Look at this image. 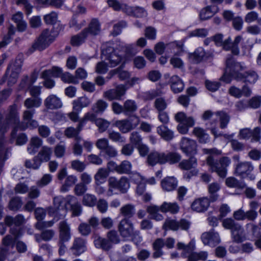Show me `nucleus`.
<instances>
[{
    "label": "nucleus",
    "mask_w": 261,
    "mask_h": 261,
    "mask_svg": "<svg viewBox=\"0 0 261 261\" xmlns=\"http://www.w3.org/2000/svg\"><path fill=\"white\" fill-rule=\"evenodd\" d=\"M246 69L244 63L237 62L232 58H228L226 61L225 72L221 80L226 83H230L232 78L237 81H241Z\"/></svg>",
    "instance_id": "1"
},
{
    "label": "nucleus",
    "mask_w": 261,
    "mask_h": 261,
    "mask_svg": "<svg viewBox=\"0 0 261 261\" xmlns=\"http://www.w3.org/2000/svg\"><path fill=\"white\" fill-rule=\"evenodd\" d=\"M23 55H18L14 60L11 61L9 63L5 75L0 80V84H4L6 80L8 85L11 86L15 84L21 72L23 65Z\"/></svg>",
    "instance_id": "2"
},
{
    "label": "nucleus",
    "mask_w": 261,
    "mask_h": 261,
    "mask_svg": "<svg viewBox=\"0 0 261 261\" xmlns=\"http://www.w3.org/2000/svg\"><path fill=\"white\" fill-rule=\"evenodd\" d=\"M202 118L204 120H210V124L206 123L207 128L211 129V132L215 136H217V131L216 126L217 121L216 119H219L221 128H225L229 122L230 117L229 115L223 111H218L213 113L211 111H206L203 114Z\"/></svg>",
    "instance_id": "3"
},
{
    "label": "nucleus",
    "mask_w": 261,
    "mask_h": 261,
    "mask_svg": "<svg viewBox=\"0 0 261 261\" xmlns=\"http://www.w3.org/2000/svg\"><path fill=\"white\" fill-rule=\"evenodd\" d=\"M177 246L178 249L182 250L181 255L183 257L187 258V261H204L207 258L208 253L206 251L194 252L196 249L194 239H192L187 245L179 242Z\"/></svg>",
    "instance_id": "4"
},
{
    "label": "nucleus",
    "mask_w": 261,
    "mask_h": 261,
    "mask_svg": "<svg viewBox=\"0 0 261 261\" xmlns=\"http://www.w3.org/2000/svg\"><path fill=\"white\" fill-rule=\"evenodd\" d=\"M223 226L231 230V237L233 242L240 243L246 239L243 227L232 218H226L222 221Z\"/></svg>",
    "instance_id": "5"
},
{
    "label": "nucleus",
    "mask_w": 261,
    "mask_h": 261,
    "mask_svg": "<svg viewBox=\"0 0 261 261\" xmlns=\"http://www.w3.org/2000/svg\"><path fill=\"white\" fill-rule=\"evenodd\" d=\"M206 163L212 172H216L219 177L224 178L227 175V168L231 164V159L227 156H223L217 162L210 155L206 159Z\"/></svg>",
    "instance_id": "6"
},
{
    "label": "nucleus",
    "mask_w": 261,
    "mask_h": 261,
    "mask_svg": "<svg viewBox=\"0 0 261 261\" xmlns=\"http://www.w3.org/2000/svg\"><path fill=\"white\" fill-rule=\"evenodd\" d=\"M102 55L105 56V61L110 67H114L120 63H122V67L127 62V59L123 57L122 54L118 52L117 49H113L110 47L105 49L103 46L102 48Z\"/></svg>",
    "instance_id": "7"
},
{
    "label": "nucleus",
    "mask_w": 261,
    "mask_h": 261,
    "mask_svg": "<svg viewBox=\"0 0 261 261\" xmlns=\"http://www.w3.org/2000/svg\"><path fill=\"white\" fill-rule=\"evenodd\" d=\"M108 186L107 196H111L115 193L114 192L115 189L119 190L121 193H125L130 188V183L125 176H122L119 179L115 177H111L108 180Z\"/></svg>",
    "instance_id": "8"
},
{
    "label": "nucleus",
    "mask_w": 261,
    "mask_h": 261,
    "mask_svg": "<svg viewBox=\"0 0 261 261\" xmlns=\"http://www.w3.org/2000/svg\"><path fill=\"white\" fill-rule=\"evenodd\" d=\"M175 119L179 122L177 129L181 134L188 133L189 128L195 124V120L192 117H187L184 113L181 112L177 113L175 115Z\"/></svg>",
    "instance_id": "9"
},
{
    "label": "nucleus",
    "mask_w": 261,
    "mask_h": 261,
    "mask_svg": "<svg viewBox=\"0 0 261 261\" xmlns=\"http://www.w3.org/2000/svg\"><path fill=\"white\" fill-rule=\"evenodd\" d=\"M55 36L48 29L43 31L38 38L32 45V48L35 50H42L47 47L55 39Z\"/></svg>",
    "instance_id": "10"
},
{
    "label": "nucleus",
    "mask_w": 261,
    "mask_h": 261,
    "mask_svg": "<svg viewBox=\"0 0 261 261\" xmlns=\"http://www.w3.org/2000/svg\"><path fill=\"white\" fill-rule=\"evenodd\" d=\"M179 167L185 170L192 169L190 172H187L184 174V178L189 180L191 177L198 174L199 170L196 167L197 166V159L194 157H191L188 160H184L179 164Z\"/></svg>",
    "instance_id": "11"
},
{
    "label": "nucleus",
    "mask_w": 261,
    "mask_h": 261,
    "mask_svg": "<svg viewBox=\"0 0 261 261\" xmlns=\"http://www.w3.org/2000/svg\"><path fill=\"white\" fill-rule=\"evenodd\" d=\"M254 167L252 164L249 162H243L237 163L235 165L236 174L242 178L248 177L250 180H253L255 176L250 174L253 170Z\"/></svg>",
    "instance_id": "12"
},
{
    "label": "nucleus",
    "mask_w": 261,
    "mask_h": 261,
    "mask_svg": "<svg viewBox=\"0 0 261 261\" xmlns=\"http://www.w3.org/2000/svg\"><path fill=\"white\" fill-rule=\"evenodd\" d=\"M140 123L138 117H133L130 119L116 121L115 125L123 133H127L136 128Z\"/></svg>",
    "instance_id": "13"
},
{
    "label": "nucleus",
    "mask_w": 261,
    "mask_h": 261,
    "mask_svg": "<svg viewBox=\"0 0 261 261\" xmlns=\"http://www.w3.org/2000/svg\"><path fill=\"white\" fill-rule=\"evenodd\" d=\"M126 85H119L115 89H109L103 92V96L109 100H121L127 90Z\"/></svg>",
    "instance_id": "14"
},
{
    "label": "nucleus",
    "mask_w": 261,
    "mask_h": 261,
    "mask_svg": "<svg viewBox=\"0 0 261 261\" xmlns=\"http://www.w3.org/2000/svg\"><path fill=\"white\" fill-rule=\"evenodd\" d=\"M180 148L187 155H193L197 153V143L192 139L184 137L180 142Z\"/></svg>",
    "instance_id": "15"
},
{
    "label": "nucleus",
    "mask_w": 261,
    "mask_h": 261,
    "mask_svg": "<svg viewBox=\"0 0 261 261\" xmlns=\"http://www.w3.org/2000/svg\"><path fill=\"white\" fill-rule=\"evenodd\" d=\"M213 56L210 51H205L202 47L197 48L193 53L189 54V57L193 62L198 63L204 60L208 59Z\"/></svg>",
    "instance_id": "16"
},
{
    "label": "nucleus",
    "mask_w": 261,
    "mask_h": 261,
    "mask_svg": "<svg viewBox=\"0 0 261 261\" xmlns=\"http://www.w3.org/2000/svg\"><path fill=\"white\" fill-rule=\"evenodd\" d=\"M171 45L172 47L176 48L178 51L176 52L175 55L171 58L170 60V64L174 68L182 69L184 67V63L182 60L179 57H177L176 55H180L182 51L183 44L181 42H176L172 43Z\"/></svg>",
    "instance_id": "17"
},
{
    "label": "nucleus",
    "mask_w": 261,
    "mask_h": 261,
    "mask_svg": "<svg viewBox=\"0 0 261 261\" xmlns=\"http://www.w3.org/2000/svg\"><path fill=\"white\" fill-rule=\"evenodd\" d=\"M210 200L207 197L198 198L194 200L191 205L193 211L198 213H203L208 208Z\"/></svg>",
    "instance_id": "18"
},
{
    "label": "nucleus",
    "mask_w": 261,
    "mask_h": 261,
    "mask_svg": "<svg viewBox=\"0 0 261 261\" xmlns=\"http://www.w3.org/2000/svg\"><path fill=\"white\" fill-rule=\"evenodd\" d=\"M119 230L121 236L124 239L131 237L134 232L133 225L127 218L122 219L119 225Z\"/></svg>",
    "instance_id": "19"
},
{
    "label": "nucleus",
    "mask_w": 261,
    "mask_h": 261,
    "mask_svg": "<svg viewBox=\"0 0 261 261\" xmlns=\"http://www.w3.org/2000/svg\"><path fill=\"white\" fill-rule=\"evenodd\" d=\"M86 240L78 237L74 239L70 250L73 254L79 256L85 252L87 250Z\"/></svg>",
    "instance_id": "20"
},
{
    "label": "nucleus",
    "mask_w": 261,
    "mask_h": 261,
    "mask_svg": "<svg viewBox=\"0 0 261 261\" xmlns=\"http://www.w3.org/2000/svg\"><path fill=\"white\" fill-rule=\"evenodd\" d=\"M201 240L204 245H215L220 242L219 234L212 230L208 232H204L201 236Z\"/></svg>",
    "instance_id": "21"
},
{
    "label": "nucleus",
    "mask_w": 261,
    "mask_h": 261,
    "mask_svg": "<svg viewBox=\"0 0 261 261\" xmlns=\"http://www.w3.org/2000/svg\"><path fill=\"white\" fill-rule=\"evenodd\" d=\"M44 104L45 107L49 110L58 109L63 106L61 98L55 94L48 96L44 100Z\"/></svg>",
    "instance_id": "22"
},
{
    "label": "nucleus",
    "mask_w": 261,
    "mask_h": 261,
    "mask_svg": "<svg viewBox=\"0 0 261 261\" xmlns=\"http://www.w3.org/2000/svg\"><path fill=\"white\" fill-rule=\"evenodd\" d=\"M67 203L71 205L72 216L77 217L80 216L82 213V207L81 204L77 201V199L73 196L68 195L65 198Z\"/></svg>",
    "instance_id": "23"
},
{
    "label": "nucleus",
    "mask_w": 261,
    "mask_h": 261,
    "mask_svg": "<svg viewBox=\"0 0 261 261\" xmlns=\"http://www.w3.org/2000/svg\"><path fill=\"white\" fill-rule=\"evenodd\" d=\"M11 234L7 235L2 241V244L5 247L11 246L13 248L15 240L20 236V230L17 228L12 227L10 229Z\"/></svg>",
    "instance_id": "24"
},
{
    "label": "nucleus",
    "mask_w": 261,
    "mask_h": 261,
    "mask_svg": "<svg viewBox=\"0 0 261 261\" xmlns=\"http://www.w3.org/2000/svg\"><path fill=\"white\" fill-rule=\"evenodd\" d=\"M64 199V198L61 196L54 198V205L55 207H49L48 208V213L49 215L53 216L54 215H57L58 211L62 210L63 212V214H62V217H64L65 216L66 210L62 205Z\"/></svg>",
    "instance_id": "25"
},
{
    "label": "nucleus",
    "mask_w": 261,
    "mask_h": 261,
    "mask_svg": "<svg viewBox=\"0 0 261 261\" xmlns=\"http://www.w3.org/2000/svg\"><path fill=\"white\" fill-rule=\"evenodd\" d=\"M223 36L222 34H218L212 38L217 46H222L223 48L226 50H230L231 47V38L229 37L224 40H223Z\"/></svg>",
    "instance_id": "26"
},
{
    "label": "nucleus",
    "mask_w": 261,
    "mask_h": 261,
    "mask_svg": "<svg viewBox=\"0 0 261 261\" xmlns=\"http://www.w3.org/2000/svg\"><path fill=\"white\" fill-rule=\"evenodd\" d=\"M177 186V180L173 176H168L161 181V186L163 190L170 192L174 190Z\"/></svg>",
    "instance_id": "27"
},
{
    "label": "nucleus",
    "mask_w": 261,
    "mask_h": 261,
    "mask_svg": "<svg viewBox=\"0 0 261 261\" xmlns=\"http://www.w3.org/2000/svg\"><path fill=\"white\" fill-rule=\"evenodd\" d=\"M171 88L175 93L181 92L184 88V84L182 81L177 75H173L170 80Z\"/></svg>",
    "instance_id": "28"
},
{
    "label": "nucleus",
    "mask_w": 261,
    "mask_h": 261,
    "mask_svg": "<svg viewBox=\"0 0 261 261\" xmlns=\"http://www.w3.org/2000/svg\"><path fill=\"white\" fill-rule=\"evenodd\" d=\"M83 127V126L81 127L79 123L76 128L71 126L66 128L64 131V134L68 138H74L75 141L82 140V138L79 135Z\"/></svg>",
    "instance_id": "29"
},
{
    "label": "nucleus",
    "mask_w": 261,
    "mask_h": 261,
    "mask_svg": "<svg viewBox=\"0 0 261 261\" xmlns=\"http://www.w3.org/2000/svg\"><path fill=\"white\" fill-rule=\"evenodd\" d=\"M109 175V172L107 169L103 168L98 169L94 176L95 185H101L104 184Z\"/></svg>",
    "instance_id": "30"
},
{
    "label": "nucleus",
    "mask_w": 261,
    "mask_h": 261,
    "mask_svg": "<svg viewBox=\"0 0 261 261\" xmlns=\"http://www.w3.org/2000/svg\"><path fill=\"white\" fill-rule=\"evenodd\" d=\"M193 134L197 137L199 142L201 143H206L210 141L209 135L206 131L200 127H195L193 130Z\"/></svg>",
    "instance_id": "31"
},
{
    "label": "nucleus",
    "mask_w": 261,
    "mask_h": 261,
    "mask_svg": "<svg viewBox=\"0 0 261 261\" xmlns=\"http://www.w3.org/2000/svg\"><path fill=\"white\" fill-rule=\"evenodd\" d=\"M53 150L51 147L47 146H43L42 147L36 158L38 161H40L41 164L42 162L48 161L50 159Z\"/></svg>",
    "instance_id": "32"
},
{
    "label": "nucleus",
    "mask_w": 261,
    "mask_h": 261,
    "mask_svg": "<svg viewBox=\"0 0 261 261\" xmlns=\"http://www.w3.org/2000/svg\"><path fill=\"white\" fill-rule=\"evenodd\" d=\"M42 140L37 136L32 137L28 147V151L31 154H35L42 145Z\"/></svg>",
    "instance_id": "33"
},
{
    "label": "nucleus",
    "mask_w": 261,
    "mask_h": 261,
    "mask_svg": "<svg viewBox=\"0 0 261 261\" xmlns=\"http://www.w3.org/2000/svg\"><path fill=\"white\" fill-rule=\"evenodd\" d=\"M163 152L153 151L150 153L147 156V163L151 166H154L156 164H163Z\"/></svg>",
    "instance_id": "34"
},
{
    "label": "nucleus",
    "mask_w": 261,
    "mask_h": 261,
    "mask_svg": "<svg viewBox=\"0 0 261 261\" xmlns=\"http://www.w3.org/2000/svg\"><path fill=\"white\" fill-rule=\"evenodd\" d=\"M94 244L97 248H100L106 251L109 250L112 247L110 241L97 235L94 237Z\"/></svg>",
    "instance_id": "35"
},
{
    "label": "nucleus",
    "mask_w": 261,
    "mask_h": 261,
    "mask_svg": "<svg viewBox=\"0 0 261 261\" xmlns=\"http://www.w3.org/2000/svg\"><path fill=\"white\" fill-rule=\"evenodd\" d=\"M157 133L166 141H170L174 137V132L165 125H161L156 128Z\"/></svg>",
    "instance_id": "36"
},
{
    "label": "nucleus",
    "mask_w": 261,
    "mask_h": 261,
    "mask_svg": "<svg viewBox=\"0 0 261 261\" xmlns=\"http://www.w3.org/2000/svg\"><path fill=\"white\" fill-rule=\"evenodd\" d=\"M126 13L137 17H144L147 15V12L144 8L140 7H132L127 6Z\"/></svg>",
    "instance_id": "37"
},
{
    "label": "nucleus",
    "mask_w": 261,
    "mask_h": 261,
    "mask_svg": "<svg viewBox=\"0 0 261 261\" xmlns=\"http://www.w3.org/2000/svg\"><path fill=\"white\" fill-rule=\"evenodd\" d=\"M179 207L176 202H164L160 206V210L163 213L170 212L171 214H176L178 212Z\"/></svg>",
    "instance_id": "38"
},
{
    "label": "nucleus",
    "mask_w": 261,
    "mask_h": 261,
    "mask_svg": "<svg viewBox=\"0 0 261 261\" xmlns=\"http://www.w3.org/2000/svg\"><path fill=\"white\" fill-rule=\"evenodd\" d=\"M42 104L40 97H29L24 101V106L27 109L34 110L33 108H39Z\"/></svg>",
    "instance_id": "39"
},
{
    "label": "nucleus",
    "mask_w": 261,
    "mask_h": 261,
    "mask_svg": "<svg viewBox=\"0 0 261 261\" xmlns=\"http://www.w3.org/2000/svg\"><path fill=\"white\" fill-rule=\"evenodd\" d=\"M147 211L151 219L157 221L163 220L164 217L163 215L159 213V211H161L160 206L151 205L147 207Z\"/></svg>",
    "instance_id": "40"
},
{
    "label": "nucleus",
    "mask_w": 261,
    "mask_h": 261,
    "mask_svg": "<svg viewBox=\"0 0 261 261\" xmlns=\"http://www.w3.org/2000/svg\"><path fill=\"white\" fill-rule=\"evenodd\" d=\"M85 30H87L88 35L89 34L95 36L100 32V24L99 21L95 18H93L90 22L88 28Z\"/></svg>",
    "instance_id": "41"
},
{
    "label": "nucleus",
    "mask_w": 261,
    "mask_h": 261,
    "mask_svg": "<svg viewBox=\"0 0 261 261\" xmlns=\"http://www.w3.org/2000/svg\"><path fill=\"white\" fill-rule=\"evenodd\" d=\"M218 11L216 6H208L201 10L199 16L201 20H206L212 17Z\"/></svg>",
    "instance_id": "42"
},
{
    "label": "nucleus",
    "mask_w": 261,
    "mask_h": 261,
    "mask_svg": "<svg viewBox=\"0 0 261 261\" xmlns=\"http://www.w3.org/2000/svg\"><path fill=\"white\" fill-rule=\"evenodd\" d=\"M163 164L169 163L171 164H175L178 162L181 159V156L176 153L170 152L168 153L163 152Z\"/></svg>",
    "instance_id": "43"
},
{
    "label": "nucleus",
    "mask_w": 261,
    "mask_h": 261,
    "mask_svg": "<svg viewBox=\"0 0 261 261\" xmlns=\"http://www.w3.org/2000/svg\"><path fill=\"white\" fill-rule=\"evenodd\" d=\"M165 246V242L162 239H156L153 244V248L154 252L153 253L154 258H158L163 254L162 248Z\"/></svg>",
    "instance_id": "44"
},
{
    "label": "nucleus",
    "mask_w": 261,
    "mask_h": 261,
    "mask_svg": "<svg viewBox=\"0 0 261 261\" xmlns=\"http://www.w3.org/2000/svg\"><path fill=\"white\" fill-rule=\"evenodd\" d=\"M220 185L217 182L210 184L208 186V191L210 194V200L211 201H215L217 200L218 195L217 193L220 190Z\"/></svg>",
    "instance_id": "45"
},
{
    "label": "nucleus",
    "mask_w": 261,
    "mask_h": 261,
    "mask_svg": "<svg viewBox=\"0 0 261 261\" xmlns=\"http://www.w3.org/2000/svg\"><path fill=\"white\" fill-rule=\"evenodd\" d=\"M258 75L254 70H248L245 71L243 74V79L241 81L244 83L254 84L258 79Z\"/></svg>",
    "instance_id": "46"
},
{
    "label": "nucleus",
    "mask_w": 261,
    "mask_h": 261,
    "mask_svg": "<svg viewBox=\"0 0 261 261\" xmlns=\"http://www.w3.org/2000/svg\"><path fill=\"white\" fill-rule=\"evenodd\" d=\"M77 181V178L74 175H68L66 177L64 184L62 186L60 191L62 192H66L69 188L74 185Z\"/></svg>",
    "instance_id": "47"
},
{
    "label": "nucleus",
    "mask_w": 261,
    "mask_h": 261,
    "mask_svg": "<svg viewBox=\"0 0 261 261\" xmlns=\"http://www.w3.org/2000/svg\"><path fill=\"white\" fill-rule=\"evenodd\" d=\"M108 103L102 99L98 100L92 107L93 112L97 114H102L107 109Z\"/></svg>",
    "instance_id": "48"
},
{
    "label": "nucleus",
    "mask_w": 261,
    "mask_h": 261,
    "mask_svg": "<svg viewBox=\"0 0 261 261\" xmlns=\"http://www.w3.org/2000/svg\"><path fill=\"white\" fill-rule=\"evenodd\" d=\"M87 36V30H84L80 34L72 37L71 43L73 46H79L84 42Z\"/></svg>",
    "instance_id": "49"
},
{
    "label": "nucleus",
    "mask_w": 261,
    "mask_h": 261,
    "mask_svg": "<svg viewBox=\"0 0 261 261\" xmlns=\"http://www.w3.org/2000/svg\"><path fill=\"white\" fill-rule=\"evenodd\" d=\"M97 200V199L95 195L87 193L83 197L82 203L85 206L92 207L96 205Z\"/></svg>",
    "instance_id": "50"
},
{
    "label": "nucleus",
    "mask_w": 261,
    "mask_h": 261,
    "mask_svg": "<svg viewBox=\"0 0 261 261\" xmlns=\"http://www.w3.org/2000/svg\"><path fill=\"white\" fill-rule=\"evenodd\" d=\"M124 114L129 116L134 113L137 109V106L134 100H127L123 105Z\"/></svg>",
    "instance_id": "51"
},
{
    "label": "nucleus",
    "mask_w": 261,
    "mask_h": 261,
    "mask_svg": "<svg viewBox=\"0 0 261 261\" xmlns=\"http://www.w3.org/2000/svg\"><path fill=\"white\" fill-rule=\"evenodd\" d=\"M163 228L166 230L170 229L176 231L179 228V222L175 220L168 218L165 220Z\"/></svg>",
    "instance_id": "52"
},
{
    "label": "nucleus",
    "mask_w": 261,
    "mask_h": 261,
    "mask_svg": "<svg viewBox=\"0 0 261 261\" xmlns=\"http://www.w3.org/2000/svg\"><path fill=\"white\" fill-rule=\"evenodd\" d=\"M135 213L134 206L132 204H126L120 208V213L125 218H129L133 216Z\"/></svg>",
    "instance_id": "53"
},
{
    "label": "nucleus",
    "mask_w": 261,
    "mask_h": 261,
    "mask_svg": "<svg viewBox=\"0 0 261 261\" xmlns=\"http://www.w3.org/2000/svg\"><path fill=\"white\" fill-rule=\"evenodd\" d=\"M85 23L86 21L84 20H79L77 15H74L70 21L69 25L70 28L78 31L85 25Z\"/></svg>",
    "instance_id": "54"
},
{
    "label": "nucleus",
    "mask_w": 261,
    "mask_h": 261,
    "mask_svg": "<svg viewBox=\"0 0 261 261\" xmlns=\"http://www.w3.org/2000/svg\"><path fill=\"white\" fill-rule=\"evenodd\" d=\"M107 3L110 7H112L115 11H122L126 13V10L127 8L126 5L120 4L117 0H108Z\"/></svg>",
    "instance_id": "55"
},
{
    "label": "nucleus",
    "mask_w": 261,
    "mask_h": 261,
    "mask_svg": "<svg viewBox=\"0 0 261 261\" xmlns=\"http://www.w3.org/2000/svg\"><path fill=\"white\" fill-rule=\"evenodd\" d=\"M132 165L130 162L128 161H122L119 165L117 168V173L119 174H128L131 171Z\"/></svg>",
    "instance_id": "56"
},
{
    "label": "nucleus",
    "mask_w": 261,
    "mask_h": 261,
    "mask_svg": "<svg viewBox=\"0 0 261 261\" xmlns=\"http://www.w3.org/2000/svg\"><path fill=\"white\" fill-rule=\"evenodd\" d=\"M15 32L14 26L11 25L9 28L7 36L5 37L3 41L0 42V48L5 47L11 42L12 36L15 34Z\"/></svg>",
    "instance_id": "57"
},
{
    "label": "nucleus",
    "mask_w": 261,
    "mask_h": 261,
    "mask_svg": "<svg viewBox=\"0 0 261 261\" xmlns=\"http://www.w3.org/2000/svg\"><path fill=\"white\" fill-rule=\"evenodd\" d=\"M108 137L111 140L115 142L123 143L125 141V138L117 132L109 130Z\"/></svg>",
    "instance_id": "58"
},
{
    "label": "nucleus",
    "mask_w": 261,
    "mask_h": 261,
    "mask_svg": "<svg viewBox=\"0 0 261 261\" xmlns=\"http://www.w3.org/2000/svg\"><path fill=\"white\" fill-rule=\"evenodd\" d=\"M226 185L231 188H242V184L233 177H229L225 180Z\"/></svg>",
    "instance_id": "59"
},
{
    "label": "nucleus",
    "mask_w": 261,
    "mask_h": 261,
    "mask_svg": "<svg viewBox=\"0 0 261 261\" xmlns=\"http://www.w3.org/2000/svg\"><path fill=\"white\" fill-rule=\"evenodd\" d=\"M96 114L94 112H88L86 113L84 117L79 121L81 127H84L87 121L95 122V120L97 119Z\"/></svg>",
    "instance_id": "60"
},
{
    "label": "nucleus",
    "mask_w": 261,
    "mask_h": 261,
    "mask_svg": "<svg viewBox=\"0 0 261 261\" xmlns=\"http://www.w3.org/2000/svg\"><path fill=\"white\" fill-rule=\"evenodd\" d=\"M96 205L98 211L102 214L106 213L108 210V202L103 198L97 200Z\"/></svg>",
    "instance_id": "61"
},
{
    "label": "nucleus",
    "mask_w": 261,
    "mask_h": 261,
    "mask_svg": "<svg viewBox=\"0 0 261 261\" xmlns=\"http://www.w3.org/2000/svg\"><path fill=\"white\" fill-rule=\"evenodd\" d=\"M208 34V31L206 29L201 28L195 29L191 32L189 34L190 37H205Z\"/></svg>",
    "instance_id": "62"
},
{
    "label": "nucleus",
    "mask_w": 261,
    "mask_h": 261,
    "mask_svg": "<svg viewBox=\"0 0 261 261\" xmlns=\"http://www.w3.org/2000/svg\"><path fill=\"white\" fill-rule=\"evenodd\" d=\"M242 40V36H238L235 38L233 42L231 41V47L230 50H231V52L233 55H237L239 54L240 50L238 45Z\"/></svg>",
    "instance_id": "63"
},
{
    "label": "nucleus",
    "mask_w": 261,
    "mask_h": 261,
    "mask_svg": "<svg viewBox=\"0 0 261 261\" xmlns=\"http://www.w3.org/2000/svg\"><path fill=\"white\" fill-rule=\"evenodd\" d=\"M142 137L138 132H133L130 134L129 141L132 145L137 146L142 143Z\"/></svg>",
    "instance_id": "64"
}]
</instances>
